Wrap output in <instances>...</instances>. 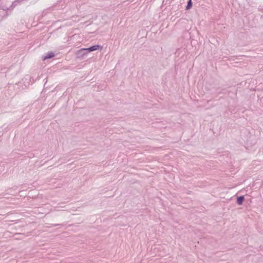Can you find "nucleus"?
Masks as SVG:
<instances>
[{
  "instance_id": "6e6552de",
  "label": "nucleus",
  "mask_w": 263,
  "mask_h": 263,
  "mask_svg": "<svg viewBox=\"0 0 263 263\" xmlns=\"http://www.w3.org/2000/svg\"><path fill=\"white\" fill-rule=\"evenodd\" d=\"M221 93H222V92H218V94H220Z\"/></svg>"
},
{
  "instance_id": "f257e3e1",
  "label": "nucleus",
  "mask_w": 263,
  "mask_h": 263,
  "mask_svg": "<svg viewBox=\"0 0 263 263\" xmlns=\"http://www.w3.org/2000/svg\"><path fill=\"white\" fill-rule=\"evenodd\" d=\"M89 52H87L86 48H81L78 50L76 53V58L80 60H82L86 56Z\"/></svg>"
},
{
  "instance_id": "20e7f679",
  "label": "nucleus",
  "mask_w": 263,
  "mask_h": 263,
  "mask_svg": "<svg viewBox=\"0 0 263 263\" xmlns=\"http://www.w3.org/2000/svg\"><path fill=\"white\" fill-rule=\"evenodd\" d=\"M245 201L244 196H240L237 197L236 203L239 205H241Z\"/></svg>"
},
{
  "instance_id": "39448f33",
  "label": "nucleus",
  "mask_w": 263,
  "mask_h": 263,
  "mask_svg": "<svg viewBox=\"0 0 263 263\" xmlns=\"http://www.w3.org/2000/svg\"><path fill=\"white\" fill-rule=\"evenodd\" d=\"M193 6V3L192 0H188L187 5L185 7V10H190Z\"/></svg>"
},
{
  "instance_id": "423d86ee",
  "label": "nucleus",
  "mask_w": 263,
  "mask_h": 263,
  "mask_svg": "<svg viewBox=\"0 0 263 263\" xmlns=\"http://www.w3.org/2000/svg\"><path fill=\"white\" fill-rule=\"evenodd\" d=\"M0 9L5 10V11H7L8 10H9V8L5 7V6H0Z\"/></svg>"
},
{
  "instance_id": "7ed1b4c3",
  "label": "nucleus",
  "mask_w": 263,
  "mask_h": 263,
  "mask_svg": "<svg viewBox=\"0 0 263 263\" xmlns=\"http://www.w3.org/2000/svg\"><path fill=\"white\" fill-rule=\"evenodd\" d=\"M55 56V54L52 52H48L46 55L43 56L42 60L43 61H45L47 59H50L53 58Z\"/></svg>"
},
{
  "instance_id": "f03ea898",
  "label": "nucleus",
  "mask_w": 263,
  "mask_h": 263,
  "mask_svg": "<svg viewBox=\"0 0 263 263\" xmlns=\"http://www.w3.org/2000/svg\"><path fill=\"white\" fill-rule=\"evenodd\" d=\"M102 49V46L100 45H94L91 46L88 48H86L87 52L89 53L93 51L101 50Z\"/></svg>"
},
{
  "instance_id": "0eeeda50",
  "label": "nucleus",
  "mask_w": 263,
  "mask_h": 263,
  "mask_svg": "<svg viewBox=\"0 0 263 263\" xmlns=\"http://www.w3.org/2000/svg\"><path fill=\"white\" fill-rule=\"evenodd\" d=\"M59 225H60L59 224H55L54 226H59Z\"/></svg>"
}]
</instances>
